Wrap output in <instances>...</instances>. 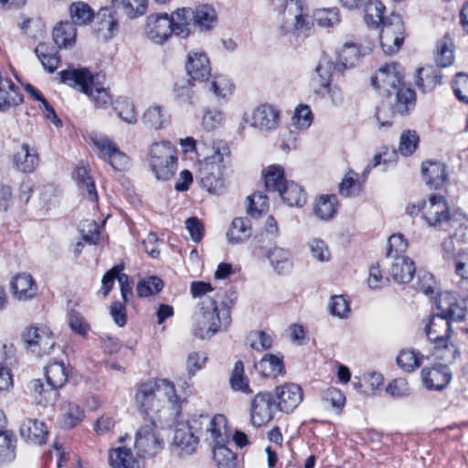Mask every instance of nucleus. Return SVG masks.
<instances>
[{"label": "nucleus", "mask_w": 468, "mask_h": 468, "mask_svg": "<svg viewBox=\"0 0 468 468\" xmlns=\"http://www.w3.org/2000/svg\"><path fill=\"white\" fill-rule=\"evenodd\" d=\"M134 399L138 410L149 417V420H154V416L164 408L165 403L168 404L174 414L180 413L182 400L176 394L174 384L165 378L141 384Z\"/></svg>", "instance_id": "obj_1"}, {"label": "nucleus", "mask_w": 468, "mask_h": 468, "mask_svg": "<svg viewBox=\"0 0 468 468\" xmlns=\"http://www.w3.org/2000/svg\"><path fill=\"white\" fill-rule=\"evenodd\" d=\"M403 69L396 62L381 67L371 79L372 86L383 96L395 95L396 111L406 114L415 104V92L403 86Z\"/></svg>", "instance_id": "obj_2"}, {"label": "nucleus", "mask_w": 468, "mask_h": 468, "mask_svg": "<svg viewBox=\"0 0 468 468\" xmlns=\"http://www.w3.org/2000/svg\"><path fill=\"white\" fill-rule=\"evenodd\" d=\"M60 81L89 96L97 108H106L112 97L100 81V74H92L86 68H69L59 73Z\"/></svg>", "instance_id": "obj_3"}, {"label": "nucleus", "mask_w": 468, "mask_h": 468, "mask_svg": "<svg viewBox=\"0 0 468 468\" xmlns=\"http://www.w3.org/2000/svg\"><path fill=\"white\" fill-rule=\"evenodd\" d=\"M230 324L229 310L219 314L216 302L211 297L203 298L198 302V309L193 315V334L200 339H208L216 335L222 327Z\"/></svg>", "instance_id": "obj_4"}, {"label": "nucleus", "mask_w": 468, "mask_h": 468, "mask_svg": "<svg viewBox=\"0 0 468 468\" xmlns=\"http://www.w3.org/2000/svg\"><path fill=\"white\" fill-rule=\"evenodd\" d=\"M423 330L428 340L433 345L437 358L452 363L460 356L459 349L450 341L452 326L439 313L428 319Z\"/></svg>", "instance_id": "obj_5"}, {"label": "nucleus", "mask_w": 468, "mask_h": 468, "mask_svg": "<svg viewBox=\"0 0 468 468\" xmlns=\"http://www.w3.org/2000/svg\"><path fill=\"white\" fill-rule=\"evenodd\" d=\"M213 154L207 155L199 164L197 178L200 186L211 194L218 195L225 187L222 170L224 160L230 154L229 147L224 144L213 145Z\"/></svg>", "instance_id": "obj_6"}, {"label": "nucleus", "mask_w": 468, "mask_h": 468, "mask_svg": "<svg viewBox=\"0 0 468 468\" xmlns=\"http://www.w3.org/2000/svg\"><path fill=\"white\" fill-rule=\"evenodd\" d=\"M148 162L157 180H169L177 169V152L169 141L153 143L148 149Z\"/></svg>", "instance_id": "obj_7"}, {"label": "nucleus", "mask_w": 468, "mask_h": 468, "mask_svg": "<svg viewBox=\"0 0 468 468\" xmlns=\"http://www.w3.org/2000/svg\"><path fill=\"white\" fill-rule=\"evenodd\" d=\"M45 375L48 388H45L40 379H34L31 382L37 403L44 407L57 400L58 389L62 388L68 380V370L62 362H53L46 367Z\"/></svg>", "instance_id": "obj_8"}, {"label": "nucleus", "mask_w": 468, "mask_h": 468, "mask_svg": "<svg viewBox=\"0 0 468 468\" xmlns=\"http://www.w3.org/2000/svg\"><path fill=\"white\" fill-rule=\"evenodd\" d=\"M278 22L284 33L305 34L311 28V19L303 14L300 0H285L280 6Z\"/></svg>", "instance_id": "obj_9"}, {"label": "nucleus", "mask_w": 468, "mask_h": 468, "mask_svg": "<svg viewBox=\"0 0 468 468\" xmlns=\"http://www.w3.org/2000/svg\"><path fill=\"white\" fill-rule=\"evenodd\" d=\"M186 425L195 434L206 432L208 435L206 440H211L213 443L218 441L219 442L229 441L227 419L222 414H218L213 418H210L207 414H200L193 417Z\"/></svg>", "instance_id": "obj_10"}, {"label": "nucleus", "mask_w": 468, "mask_h": 468, "mask_svg": "<svg viewBox=\"0 0 468 468\" xmlns=\"http://www.w3.org/2000/svg\"><path fill=\"white\" fill-rule=\"evenodd\" d=\"M22 338L27 349L39 356L49 354L56 344L53 333L44 324L27 326L22 334Z\"/></svg>", "instance_id": "obj_11"}, {"label": "nucleus", "mask_w": 468, "mask_h": 468, "mask_svg": "<svg viewBox=\"0 0 468 468\" xmlns=\"http://www.w3.org/2000/svg\"><path fill=\"white\" fill-rule=\"evenodd\" d=\"M380 46L385 54L398 52L404 41V23L398 14H391L382 22L379 34Z\"/></svg>", "instance_id": "obj_12"}, {"label": "nucleus", "mask_w": 468, "mask_h": 468, "mask_svg": "<svg viewBox=\"0 0 468 468\" xmlns=\"http://www.w3.org/2000/svg\"><path fill=\"white\" fill-rule=\"evenodd\" d=\"M164 441L155 431L154 420H148L136 432L134 448L137 455L142 458L154 457L161 452Z\"/></svg>", "instance_id": "obj_13"}, {"label": "nucleus", "mask_w": 468, "mask_h": 468, "mask_svg": "<svg viewBox=\"0 0 468 468\" xmlns=\"http://www.w3.org/2000/svg\"><path fill=\"white\" fill-rule=\"evenodd\" d=\"M276 402L270 392H259L250 403V420L255 427H261L273 418Z\"/></svg>", "instance_id": "obj_14"}, {"label": "nucleus", "mask_w": 468, "mask_h": 468, "mask_svg": "<svg viewBox=\"0 0 468 468\" xmlns=\"http://www.w3.org/2000/svg\"><path fill=\"white\" fill-rule=\"evenodd\" d=\"M437 308L439 314L449 323L461 322L467 315V308L465 303L459 299L455 294L445 292L441 294Z\"/></svg>", "instance_id": "obj_15"}, {"label": "nucleus", "mask_w": 468, "mask_h": 468, "mask_svg": "<svg viewBox=\"0 0 468 468\" xmlns=\"http://www.w3.org/2000/svg\"><path fill=\"white\" fill-rule=\"evenodd\" d=\"M422 218L429 226H440L450 218L449 207L441 196L432 195L422 203Z\"/></svg>", "instance_id": "obj_16"}, {"label": "nucleus", "mask_w": 468, "mask_h": 468, "mask_svg": "<svg viewBox=\"0 0 468 468\" xmlns=\"http://www.w3.org/2000/svg\"><path fill=\"white\" fill-rule=\"evenodd\" d=\"M145 33L156 44H162L174 34L172 22L167 14L151 15L146 19Z\"/></svg>", "instance_id": "obj_17"}, {"label": "nucleus", "mask_w": 468, "mask_h": 468, "mask_svg": "<svg viewBox=\"0 0 468 468\" xmlns=\"http://www.w3.org/2000/svg\"><path fill=\"white\" fill-rule=\"evenodd\" d=\"M276 407L281 411L292 412L302 401L303 391L296 384H285L276 388Z\"/></svg>", "instance_id": "obj_18"}, {"label": "nucleus", "mask_w": 468, "mask_h": 468, "mask_svg": "<svg viewBox=\"0 0 468 468\" xmlns=\"http://www.w3.org/2000/svg\"><path fill=\"white\" fill-rule=\"evenodd\" d=\"M169 16L172 22L174 34L176 36L186 38L194 33L197 26L195 23V14L193 13V8H177Z\"/></svg>", "instance_id": "obj_19"}, {"label": "nucleus", "mask_w": 468, "mask_h": 468, "mask_svg": "<svg viewBox=\"0 0 468 468\" xmlns=\"http://www.w3.org/2000/svg\"><path fill=\"white\" fill-rule=\"evenodd\" d=\"M422 381L428 389L442 390L452 380V375L447 365H436L421 371Z\"/></svg>", "instance_id": "obj_20"}, {"label": "nucleus", "mask_w": 468, "mask_h": 468, "mask_svg": "<svg viewBox=\"0 0 468 468\" xmlns=\"http://www.w3.org/2000/svg\"><path fill=\"white\" fill-rule=\"evenodd\" d=\"M142 122L149 130L165 129L171 122V114L168 109L159 103L149 105L143 113Z\"/></svg>", "instance_id": "obj_21"}, {"label": "nucleus", "mask_w": 468, "mask_h": 468, "mask_svg": "<svg viewBox=\"0 0 468 468\" xmlns=\"http://www.w3.org/2000/svg\"><path fill=\"white\" fill-rule=\"evenodd\" d=\"M280 120L279 111L271 105L261 104L252 113L251 125L264 131H271L278 127Z\"/></svg>", "instance_id": "obj_22"}, {"label": "nucleus", "mask_w": 468, "mask_h": 468, "mask_svg": "<svg viewBox=\"0 0 468 468\" xmlns=\"http://www.w3.org/2000/svg\"><path fill=\"white\" fill-rule=\"evenodd\" d=\"M186 71L194 80H207L211 75V67L207 55L203 52L189 53L186 62Z\"/></svg>", "instance_id": "obj_23"}, {"label": "nucleus", "mask_w": 468, "mask_h": 468, "mask_svg": "<svg viewBox=\"0 0 468 468\" xmlns=\"http://www.w3.org/2000/svg\"><path fill=\"white\" fill-rule=\"evenodd\" d=\"M415 271V264L411 259L404 255L394 256V261L389 268V274L396 282H410Z\"/></svg>", "instance_id": "obj_24"}, {"label": "nucleus", "mask_w": 468, "mask_h": 468, "mask_svg": "<svg viewBox=\"0 0 468 468\" xmlns=\"http://www.w3.org/2000/svg\"><path fill=\"white\" fill-rule=\"evenodd\" d=\"M422 177L431 188H441L446 180V166L440 162L426 161L421 165Z\"/></svg>", "instance_id": "obj_25"}, {"label": "nucleus", "mask_w": 468, "mask_h": 468, "mask_svg": "<svg viewBox=\"0 0 468 468\" xmlns=\"http://www.w3.org/2000/svg\"><path fill=\"white\" fill-rule=\"evenodd\" d=\"M20 435L28 443L42 445L46 442L47 429L44 422L37 420L27 419L20 426Z\"/></svg>", "instance_id": "obj_26"}, {"label": "nucleus", "mask_w": 468, "mask_h": 468, "mask_svg": "<svg viewBox=\"0 0 468 468\" xmlns=\"http://www.w3.org/2000/svg\"><path fill=\"white\" fill-rule=\"evenodd\" d=\"M11 288L16 298L28 300L37 295V286L33 277L26 272L18 273L11 282Z\"/></svg>", "instance_id": "obj_27"}, {"label": "nucleus", "mask_w": 468, "mask_h": 468, "mask_svg": "<svg viewBox=\"0 0 468 468\" xmlns=\"http://www.w3.org/2000/svg\"><path fill=\"white\" fill-rule=\"evenodd\" d=\"M23 101V96L18 88L8 78L0 80V112H6L19 105Z\"/></svg>", "instance_id": "obj_28"}, {"label": "nucleus", "mask_w": 468, "mask_h": 468, "mask_svg": "<svg viewBox=\"0 0 468 468\" xmlns=\"http://www.w3.org/2000/svg\"><path fill=\"white\" fill-rule=\"evenodd\" d=\"M98 19L94 29L97 38L101 41L111 39L118 30V22L114 15L108 9H102L98 14Z\"/></svg>", "instance_id": "obj_29"}, {"label": "nucleus", "mask_w": 468, "mask_h": 468, "mask_svg": "<svg viewBox=\"0 0 468 468\" xmlns=\"http://www.w3.org/2000/svg\"><path fill=\"white\" fill-rule=\"evenodd\" d=\"M109 464L112 468H139V462L130 448L118 446L108 452Z\"/></svg>", "instance_id": "obj_30"}, {"label": "nucleus", "mask_w": 468, "mask_h": 468, "mask_svg": "<svg viewBox=\"0 0 468 468\" xmlns=\"http://www.w3.org/2000/svg\"><path fill=\"white\" fill-rule=\"evenodd\" d=\"M38 154L35 148L23 144L14 154V163L24 173L33 172L38 165Z\"/></svg>", "instance_id": "obj_31"}, {"label": "nucleus", "mask_w": 468, "mask_h": 468, "mask_svg": "<svg viewBox=\"0 0 468 468\" xmlns=\"http://www.w3.org/2000/svg\"><path fill=\"white\" fill-rule=\"evenodd\" d=\"M314 71L318 77L319 86L328 88L334 71H340L339 65L326 53H323L315 66Z\"/></svg>", "instance_id": "obj_32"}, {"label": "nucleus", "mask_w": 468, "mask_h": 468, "mask_svg": "<svg viewBox=\"0 0 468 468\" xmlns=\"http://www.w3.org/2000/svg\"><path fill=\"white\" fill-rule=\"evenodd\" d=\"M174 443L190 454L198 443V435H196L186 424H179L175 430Z\"/></svg>", "instance_id": "obj_33"}, {"label": "nucleus", "mask_w": 468, "mask_h": 468, "mask_svg": "<svg viewBox=\"0 0 468 468\" xmlns=\"http://www.w3.org/2000/svg\"><path fill=\"white\" fill-rule=\"evenodd\" d=\"M35 53L47 71L52 73L58 69L59 57L55 47L47 43H39L35 48Z\"/></svg>", "instance_id": "obj_34"}, {"label": "nucleus", "mask_w": 468, "mask_h": 468, "mask_svg": "<svg viewBox=\"0 0 468 468\" xmlns=\"http://www.w3.org/2000/svg\"><path fill=\"white\" fill-rule=\"evenodd\" d=\"M252 234L250 219L236 218L232 220L227 238L229 243L238 244L247 240Z\"/></svg>", "instance_id": "obj_35"}, {"label": "nucleus", "mask_w": 468, "mask_h": 468, "mask_svg": "<svg viewBox=\"0 0 468 468\" xmlns=\"http://www.w3.org/2000/svg\"><path fill=\"white\" fill-rule=\"evenodd\" d=\"M77 30L69 21L58 23L53 29V40L58 48H68L75 43Z\"/></svg>", "instance_id": "obj_36"}, {"label": "nucleus", "mask_w": 468, "mask_h": 468, "mask_svg": "<svg viewBox=\"0 0 468 468\" xmlns=\"http://www.w3.org/2000/svg\"><path fill=\"white\" fill-rule=\"evenodd\" d=\"M256 369L264 377H276L284 372L282 358L276 355L266 354L258 364Z\"/></svg>", "instance_id": "obj_37"}, {"label": "nucleus", "mask_w": 468, "mask_h": 468, "mask_svg": "<svg viewBox=\"0 0 468 468\" xmlns=\"http://www.w3.org/2000/svg\"><path fill=\"white\" fill-rule=\"evenodd\" d=\"M227 442H214L213 456L218 468H239L237 455L226 447Z\"/></svg>", "instance_id": "obj_38"}, {"label": "nucleus", "mask_w": 468, "mask_h": 468, "mask_svg": "<svg viewBox=\"0 0 468 468\" xmlns=\"http://www.w3.org/2000/svg\"><path fill=\"white\" fill-rule=\"evenodd\" d=\"M337 197L335 195H322L314 205V212L323 220L332 218L336 213Z\"/></svg>", "instance_id": "obj_39"}, {"label": "nucleus", "mask_w": 468, "mask_h": 468, "mask_svg": "<svg viewBox=\"0 0 468 468\" xmlns=\"http://www.w3.org/2000/svg\"><path fill=\"white\" fill-rule=\"evenodd\" d=\"M195 23L200 30H209L217 22V13L212 5H198L193 9Z\"/></svg>", "instance_id": "obj_40"}, {"label": "nucleus", "mask_w": 468, "mask_h": 468, "mask_svg": "<svg viewBox=\"0 0 468 468\" xmlns=\"http://www.w3.org/2000/svg\"><path fill=\"white\" fill-rule=\"evenodd\" d=\"M279 195L291 207H303L306 203L304 190L294 182H288L284 185Z\"/></svg>", "instance_id": "obj_41"}, {"label": "nucleus", "mask_w": 468, "mask_h": 468, "mask_svg": "<svg viewBox=\"0 0 468 468\" xmlns=\"http://www.w3.org/2000/svg\"><path fill=\"white\" fill-rule=\"evenodd\" d=\"M83 418V410L79 405L68 402L61 407L59 424L64 429H70L80 423Z\"/></svg>", "instance_id": "obj_42"}, {"label": "nucleus", "mask_w": 468, "mask_h": 468, "mask_svg": "<svg viewBox=\"0 0 468 468\" xmlns=\"http://www.w3.org/2000/svg\"><path fill=\"white\" fill-rule=\"evenodd\" d=\"M114 112L128 124L137 122V115L133 101L129 98H118L112 104Z\"/></svg>", "instance_id": "obj_43"}, {"label": "nucleus", "mask_w": 468, "mask_h": 468, "mask_svg": "<svg viewBox=\"0 0 468 468\" xmlns=\"http://www.w3.org/2000/svg\"><path fill=\"white\" fill-rule=\"evenodd\" d=\"M71 24L73 26H84L89 24L94 17L91 7L84 2L72 3L69 6Z\"/></svg>", "instance_id": "obj_44"}, {"label": "nucleus", "mask_w": 468, "mask_h": 468, "mask_svg": "<svg viewBox=\"0 0 468 468\" xmlns=\"http://www.w3.org/2000/svg\"><path fill=\"white\" fill-rule=\"evenodd\" d=\"M396 113L399 114L396 111L395 98L388 97L387 101H381V103L377 106L375 112L379 127L391 126L392 119Z\"/></svg>", "instance_id": "obj_45"}, {"label": "nucleus", "mask_w": 468, "mask_h": 468, "mask_svg": "<svg viewBox=\"0 0 468 468\" xmlns=\"http://www.w3.org/2000/svg\"><path fill=\"white\" fill-rule=\"evenodd\" d=\"M265 187L269 191L278 192L288 183L284 179L283 168L280 165H271L264 173Z\"/></svg>", "instance_id": "obj_46"}, {"label": "nucleus", "mask_w": 468, "mask_h": 468, "mask_svg": "<svg viewBox=\"0 0 468 468\" xmlns=\"http://www.w3.org/2000/svg\"><path fill=\"white\" fill-rule=\"evenodd\" d=\"M441 84V76L431 68H420L417 71L416 85L423 91H431Z\"/></svg>", "instance_id": "obj_47"}, {"label": "nucleus", "mask_w": 468, "mask_h": 468, "mask_svg": "<svg viewBox=\"0 0 468 468\" xmlns=\"http://www.w3.org/2000/svg\"><path fill=\"white\" fill-rule=\"evenodd\" d=\"M229 384L233 390L245 394H251L253 391L249 386V378L245 376L244 366L241 361H237L231 372Z\"/></svg>", "instance_id": "obj_48"}, {"label": "nucleus", "mask_w": 468, "mask_h": 468, "mask_svg": "<svg viewBox=\"0 0 468 468\" xmlns=\"http://www.w3.org/2000/svg\"><path fill=\"white\" fill-rule=\"evenodd\" d=\"M385 11L384 5L379 0H369L364 6L365 21L373 27H378L380 22L386 18L383 17Z\"/></svg>", "instance_id": "obj_49"}, {"label": "nucleus", "mask_w": 468, "mask_h": 468, "mask_svg": "<svg viewBox=\"0 0 468 468\" xmlns=\"http://www.w3.org/2000/svg\"><path fill=\"white\" fill-rule=\"evenodd\" d=\"M113 2L131 19L144 15L147 10V0H113Z\"/></svg>", "instance_id": "obj_50"}, {"label": "nucleus", "mask_w": 468, "mask_h": 468, "mask_svg": "<svg viewBox=\"0 0 468 468\" xmlns=\"http://www.w3.org/2000/svg\"><path fill=\"white\" fill-rule=\"evenodd\" d=\"M208 90L218 99H228L233 91V84L224 75H216L208 84Z\"/></svg>", "instance_id": "obj_51"}, {"label": "nucleus", "mask_w": 468, "mask_h": 468, "mask_svg": "<svg viewBox=\"0 0 468 468\" xmlns=\"http://www.w3.org/2000/svg\"><path fill=\"white\" fill-rule=\"evenodd\" d=\"M76 178L80 189L86 192L88 198L96 201L98 198L95 184L89 176L88 169L84 165L78 166L76 169Z\"/></svg>", "instance_id": "obj_52"}, {"label": "nucleus", "mask_w": 468, "mask_h": 468, "mask_svg": "<svg viewBox=\"0 0 468 468\" xmlns=\"http://www.w3.org/2000/svg\"><path fill=\"white\" fill-rule=\"evenodd\" d=\"M359 58V49L356 45L346 44L338 55L339 70H344L355 66Z\"/></svg>", "instance_id": "obj_53"}, {"label": "nucleus", "mask_w": 468, "mask_h": 468, "mask_svg": "<svg viewBox=\"0 0 468 468\" xmlns=\"http://www.w3.org/2000/svg\"><path fill=\"white\" fill-rule=\"evenodd\" d=\"M423 356L414 350H401L397 357L398 366L406 372H411L420 366Z\"/></svg>", "instance_id": "obj_54"}, {"label": "nucleus", "mask_w": 468, "mask_h": 468, "mask_svg": "<svg viewBox=\"0 0 468 468\" xmlns=\"http://www.w3.org/2000/svg\"><path fill=\"white\" fill-rule=\"evenodd\" d=\"M164 287L163 281L156 277L151 276L138 282L136 292L140 297H147L159 292Z\"/></svg>", "instance_id": "obj_55"}, {"label": "nucleus", "mask_w": 468, "mask_h": 468, "mask_svg": "<svg viewBox=\"0 0 468 468\" xmlns=\"http://www.w3.org/2000/svg\"><path fill=\"white\" fill-rule=\"evenodd\" d=\"M248 214L251 217H259L268 209V197L262 192H256L248 197Z\"/></svg>", "instance_id": "obj_56"}, {"label": "nucleus", "mask_w": 468, "mask_h": 468, "mask_svg": "<svg viewBox=\"0 0 468 468\" xmlns=\"http://www.w3.org/2000/svg\"><path fill=\"white\" fill-rule=\"evenodd\" d=\"M438 52L435 56V63L438 67L446 68L454 60L452 43L446 37L438 44Z\"/></svg>", "instance_id": "obj_57"}, {"label": "nucleus", "mask_w": 468, "mask_h": 468, "mask_svg": "<svg viewBox=\"0 0 468 468\" xmlns=\"http://www.w3.org/2000/svg\"><path fill=\"white\" fill-rule=\"evenodd\" d=\"M419 136L415 131H405L400 135L399 151L403 155L411 154L417 148Z\"/></svg>", "instance_id": "obj_58"}, {"label": "nucleus", "mask_w": 468, "mask_h": 468, "mask_svg": "<svg viewBox=\"0 0 468 468\" xmlns=\"http://www.w3.org/2000/svg\"><path fill=\"white\" fill-rule=\"evenodd\" d=\"M268 258L271 265L281 273L289 266L290 252L282 248H274L268 253Z\"/></svg>", "instance_id": "obj_59"}, {"label": "nucleus", "mask_w": 468, "mask_h": 468, "mask_svg": "<svg viewBox=\"0 0 468 468\" xmlns=\"http://www.w3.org/2000/svg\"><path fill=\"white\" fill-rule=\"evenodd\" d=\"M314 16L318 25L324 27H333L340 21L339 11L335 7L318 10Z\"/></svg>", "instance_id": "obj_60"}, {"label": "nucleus", "mask_w": 468, "mask_h": 468, "mask_svg": "<svg viewBox=\"0 0 468 468\" xmlns=\"http://www.w3.org/2000/svg\"><path fill=\"white\" fill-rule=\"evenodd\" d=\"M68 324L73 332L81 336H86L90 329L85 318L74 310L69 313Z\"/></svg>", "instance_id": "obj_61"}, {"label": "nucleus", "mask_w": 468, "mask_h": 468, "mask_svg": "<svg viewBox=\"0 0 468 468\" xmlns=\"http://www.w3.org/2000/svg\"><path fill=\"white\" fill-rule=\"evenodd\" d=\"M331 314L339 318H346L350 313L349 302L343 295H334L330 299Z\"/></svg>", "instance_id": "obj_62"}, {"label": "nucleus", "mask_w": 468, "mask_h": 468, "mask_svg": "<svg viewBox=\"0 0 468 468\" xmlns=\"http://www.w3.org/2000/svg\"><path fill=\"white\" fill-rule=\"evenodd\" d=\"M293 125L299 129H307L313 122L311 109L307 105H299L292 116Z\"/></svg>", "instance_id": "obj_63"}, {"label": "nucleus", "mask_w": 468, "mask_h": 468, "mask_svg": "<svg viewBox=\"0 0 468 468\" xmlns=\"http://www.w3.org/2000/svg\"><path fill=\"white\" fill-rule=\"evenodd\" d=\"M452 89L459 101L468 103V75L458 73L453 81Z\"/></svg>", "instance_id": "obj_64"}]
</instances>
